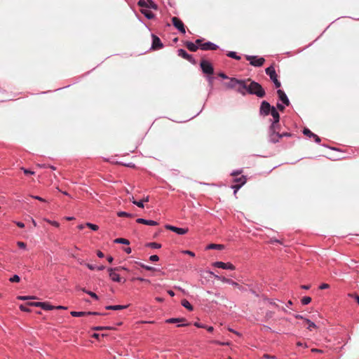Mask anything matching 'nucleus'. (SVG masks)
Wrapping results in <instances>:
<instances>
[{
	"label": "nucleus",
	"mask_w": 359,
	"mask_h": 359,
	"mask_svg": "<svg viewBox=\"0 0 359 359\" xmlns=\"http://www.w3.org/2000/svg\"><path fill=\"white\" fill-rule=\"evenodd\" d=\"M247 81L250 82L248 85V93L251 95H255L258 97H264L266 95L265 90L262 86L257 82L248 79Z\"/></svg>",
	"instance_id": "nucleus-1"
},
{
	"label": "nucleus",
	"mask_w": 359,
	"mask_h": 359,
	"mask_svg": "<svg viewBox=\"0 0 359 359\" xmlns=\"http://www.w3.org/2000/svg\"><path fill=\"white\" fill-rule=\"evenodd\" d=\"M265 72L266 74L269 76L270 79L273 82L276 88H280L281 84L280 82L278 80V76L276 72L274 67L271 65L267 67Z\"/></svg>",
	"instance_id": "nucleus-2"
},
{
	"label": "nucleus",
	"mask_w": 359,
	"mask_h": 359,
	"mask_svg": "<svg viewBox=\"0 0 359 359\" xmlns=\"http://www.w3.org/2000/svg\"><path fill=\"white\" fill-rule=\"evenodd\" d=\"M246 182L247 178L244 175L234 178L233 182L236 183V184L231 186V188L234 190V195L236 194L237 191L246 183Z\"/></svg>",
	"instance_id": "nucleus-3"
},
{
	"label": "nucleus",
	"mask_w": 359,
	"mask_h": 359,
	"mask_svg": "<svg viewBox=\"0 0 359 359\" xmlns=\"http://www.w3.org/2000/svg\"><path fill=\"white\" fill-rule=\"evenodd\" d=\"M245 58L254 67H261L265 62L264 57H257V56L246 55Z\"/></svg>",
	"instance_id": "nucleus-4"
},
{
	"label": "nucleus",
	"mask_w": 359,
	"mask_h": 359,
	"mask_svg": "<svg viewBox=\"0 0 359 359\" xmlns=\"http://www.w3.org/2000/svg\"><path fill=\"white\" fill-rule=\"evenodd\" d=\"M201 68L204 74H212L214 69L211 63L205 60H202L200 63Z\"/></svg>",
	"instance_id": "nucleus-5"
},
{
	"label": "nucleus",
	"mask_w": 359,
	"mask_h": 359,
	"mask_svg": "<svg viewBox=\"0 0 359 359\" xmlns=\"http://www.w3.org/2000/svg\"><path fill=\"white\" fill-rule=\"evenodd\" d=\"M273 107H271L270 104L266 101H263L261 103L259 114L262 116H268Z\"/></svg>",
	"instance_id": "nucleus-6"
},
{
	"label": "nucleus",
	"mask_w": 359,
	"mask_h": 359,
	"mask_svg": "<svg viewBox=\"0 0 359 359\" xmlns=\"http://www.w3.org/2000/svg\"><path fill=\"white\" fill-rule=\"evenodd\" d=\"M247 81L238 80V83L236 84L235 90L239 93L245 95L248 93V84Z\"/></svg>",
	"instance_id": "nucleus-7"
},
{
	"label": "nucleus",
	"mask_w": 359,
	"mask_h": 359,
	"mask_svg": "<svg viewBox=\"0 0 359 359\" xmlns=\"http://www.w3.org/2000/svg\"><path fill=\"white\" fill-rule=\"evenodd\" d=\"M172 22L173 24V25L182 34H185L186 33V30H185V27H184V23L182 22V21L177 18V17H173L172 18Z\"/></svg>",
	"instance_id": "nucleus-8"
},
{
	"label": "nucleus",
	"mask_w": 359,
	"mask_h": 359,
	"mask_svg": "<svg viewBox=\"0 0 359 359\" xmlns=\"http://www.w3.org/2000/svg\"><path fill=\"white\" fill-rule=\"evenodd\" d=\"M212 266L215 267L229 270H234L236 269L235 266L230 262L224 263L222 262H215L212 263Z\"/></svg>",
	"instance_id": "nucleus-9"
},
{
	"label": "nucleus",
	"mask_w": 359,
	"mask_h": 359,
	"mask_svg": "<svg viewBox=\"0 0 359 359\" xmlns=\"http://www.w3.org/2000/svg\"><path fill=\"white\" fill-rule=\"evenodd\" d=\"M177 54L179 56L182 57V58L188 60L191 63L196 65V62L194 59L191 55L188 54L184 49H179L177 50Z\"/></svg>",
	"instance_id": "nucleus-10"
},
{
	"label": "nucleus",
	"mask_w": 359,
	"mask_h": 359,
	"mask_svg": "<svg viewBox=\"0 0 359 359\" xmlns=\"http://www.w3.org/2000/svg\"><path fill=\"white\" fill-rule=\"evenodd\" d=\"M270 114L273 116L274 121L271 126V130H273L276 125L278 123L280 120V115L276 109L273 107L271 111H270Z\"/></svg>",
	"instance_id": "nucleus-11"
},
{
	"label": "nucleus",
	"mask_w": 359,
	"mask_h": 359,
	"mask_svg": "<svg viewBox=\"0 0 359 359\" xmlns=\"http://www.w3.org/2000/svg\"><path fill=\"white\" fill-rule=\"evenodd\" d=\"M152 45L151 48L154 50H158L162 48L163 45L161 41V39L156 35L152 34Z\"/></svg>",
	"instance_id": "nucleus-12"
},
{
	"label": "nucleus",
	"mask_w": 359,
	"mask_h": 359,
	"mask_svg": "<svg viewBox=\"0 0 359 359\" xmlns=\"http://www.w3.org/2000/svg\"><path fill=\"white\" fill-rule=\"evenodd\" d=\"M70 314L74 317H82L89 315H103L102 313H98V312H84V311H72Z\"/></svg>",
	"instance_id": "nucleus-13"
},
{
	"label": "nucleus",
	"mask_w": 359,
	"mask_h": 359,
	"mask_svg": "<svg viewBox=\"0 0 359 359\" xmlns=\"http://www.w3.org/2000/svg\"><path fill=\"white\" fill-rule=\"evenodd\" d=\"M165 228L180 235H183L188 232V229L178 228L169 224L165 225Z\"/></svg>",
	"instance_id": "nucleus-14"
},
{
	"label": "nucleus",
	"mask_w": 359,
	"mask_h": 359,
	"mask_svg": "<svg viewBox=\"0 0 359 359\" xmlns=\"http://www.w3.org/2000/svg\"><path fill=\"white\" fill-rule=\"evenodd\" d=\"M218 48V46L210 41L204 42L203 43V45H201V49L203 50H217Z\"/></svg>",
	"instance_id": "nucleus-15"
},
{
	"label": "nucleus",
	"mask_w": 359,
	"mask_h": 359,
	"mask_svg": "<svg viewBox=\"0 0 359 359\" xmlns=\"http://www.w3.org/2000/svg\"><path fill=\"white\" fill-rule=\"evenodd\" d=\"M118 268L109 269V277L114 282H121V278L119 275L115 273V271H118Z\"/></svg>",
	"instance_id": "nucleus-16"
},
{
	"label": "nucleus",
	"mask_w": 359,
	"mask_h": 359,
	"mask_svg": "<svg viewBox=\"0 0 359 359\" xmlns=\"http://www.w3.org/2000/svg\"><path fill=\"white\" fill-rule=\"evenodd\" d=\"M277 94L278 95L279 99L283 102V103H284L287 106L290 104V100L283 90H278Z\"/></svg>",
	"instance_id": "nucleus-17"
},
{
	"label": "nucleus",
	"mask_w": 359,
	"mask_h": 359,
	"mask_svg": "<svg viewBox=\"0 0 359 359\" xmlns=\"http://www.w3.org/2000/svg\"><path fill=\"white\" fill-rule=\"evenodd\" d=\"M136 222L139 224H143L146 225H151V226H156L158 225V222L154 220H147L142 218H139L136 220Z\"/></svg>",
	"instance_id": "nucleus-18"
},
{
	"label": "nucleus",
	"mask_w": 359,
	"mask_h": 359,
	"mask_svg": "<svg viewBox=\"0 0 359 359\" xmlns=\"http://www.w3.org/2000/svg\"><path fill=\"white\" fill-rule=\"evenodd\" d=\"M276 128L273 130H271L273 133L270 135V141L276 143L279 141L281 138L280 134L275 132Z\"/></svg>",
	"instance_id": "nucleus-19"
},
{
	"label": "nucleus",
	"mask_w": 359,
	"mask_h": 359,
	"mask_svg": "<svg viewBox=\"0 0 359 359\" xmlns=\"http://www.w3.org/2000/svg\"><path fill=\"white\" fill-rule=\"evenodd\" d=\"M237 83H238V79L235 78H231L229 81L225 83V86L228 88L235 89Z\"/></svg>",
	"instance_id": "nucleus-20"
},
{
	"label": "nucleus",
	"mask_w": 359,
	"mask_h": 359,
	"mask_svg": "<svg viewBox=\"0 0 359 359\" xmlns=\"http://www.w3.org/2000/svg\"><path fill=\"white\" fill-rule=\"evenodd\" d=\"M185 46L190 51L192 52H195L198 49V46L191 41H187L185 43Z\"/></svg>",
	"instance_id": "nucleus-21"
},
{
	"label": "nucleus",
	"mask_w": 359,
	"mask_h": 359,
	"mask_svg": "<svg viewBox=\"0 0 359 359\" xmlns=\"http://www.w3.org/2000/svg\"><path fill=\"white\" fill-rule=\"evenodd\" d=\"M128 307V305H115V306H107L105 309L107 310H122Z\"/></svg>",
	"instance_id": "nucleus-22"
},
{
	"label": "nucleus",
	"mask_w": 359,
	"mask_h": 359,
	"mask_svg": "<svg viewBox=\"0 0 359 359\" xmlns=\"http://www.w3.org/2000/svg\"><path fill=\"white\" fill-rule=\"evenodd\" d=\"M141 12L142 14L144 15V16L146 18H147L148 19H152L154 18V14L151 11H149V9H147V8H142L141 10Z\"/></svg>",
	"instance_id": "nucleus-23"
},
{
	"label": "nucleus",
	"mask_w": 359,
	"mask_h": 359,
	"mask_svg": "<svg viewBox=\"0 0 359 359\" xmlns=\"http://www.w3.org/2000/svg\"><path fill=\"white\" fill-rule=\"evenodd\" d=\"M41 308L46 311H49L55 309V306L50 305L47 302H41Z\"/></svg>",
	"instance_id": "nucleus-24"
},
{
	"label": "nucleus",
	"mask_w": 359,
	"mask_h": 359,
	"mask_svg": "<svg viewBox=\"0 0 359 359\" xmlns=\"http://www.w3.org/2000/svg\"><path fill=\"white\" fill-rule=\"evenodd\" d=\"M186 320L185 318H169L168 320H166V323H182V322H185Z\"/></svg>",
	"instance_id": "nucleus-25"
},
{
	"label": "nucleus",
	"mask_w": 359,
	"mask_h": 359,
	"mask_svg": "<svg viewBox=\"0 0 359 359\" xmlns=\"http://www.w3.org/2000/svg\"><path fill=\"white\" fill-rule=\"evenodd\" d=\"M182 305L189 311L193 310V306L187 299H182L181 302Z\"/></svg>",
	"instance_id": "nucleus-26"
},
{
	"label": "nucleus",
	"mask_w": 359,
	"mask_h": 359,
	"mask_svg": "<svg viewBox=\"0 0 359 359\" xmlns=\"http://www.w3.org/2000/svg\"><path fill=\"white\" fill-rule=\"evenodd\" d=\"M114 243H121L125 245H129L130 242L128 239L119 238L114 240Z\"/></svg>",
	"instance_id": "nucleus-27"
},
{
	"label": "nucleus",
	"mask_w": 359,
	"mask_h": 359,
	"mask_svg": "<svg viewBox=\"0 0 359 359\" xmlns=\"http://www.w3.org/2000/svg\"><path fill=\"white\" fill-rule=\"evenodd\" d=\"M208 249H217V250H222L224 249V245L220 244H210L207 247Z\"/></svg>",
	"instance_id": "nucleus-28"
},
{
	"label": "nucleus",
	"mask_w": 359,
	"mask_h": 359,
	"mask_svg": "<svg viewBox=\"0 0 359 359\" xmlns=\"http://www.w3.org/2000/svg\"><path fill=\"white\" fill-rule=\"evenodd\" d=\"M304 321H305L306 324L307 325V329L311 330V328L316 327V324L314 323H313L312 321H311L310 320L305 319Z\"/></svg>",
	"instance_id": "nucleus-29"
},
{
	"label": "nucleus",
	"mask_w": 359,
	"mask_h": 359,
	"mask_svg": "<svg viewBox=\"0 0 359 359\" xmlns=\"http://www.w3.org/2000/svg\"><path fill=\"white\" fill-rule=\"evenodd\" d=\"M303 133H304L305 135H306V136H308V137H313L315 135V134H314V133H312L309 129H308V128H304V130H303Z\"/></svg>",
	"instance_id": "nucleus-30"
},
{
	"label": "nucleus",
	"mask_w": 359,
	"mask_h": 359,
	"mask_svg": "<svg viewBox=\"0 0 359 359\" xmlns=\"http://www.w3.org/2000/svg\"><path fill=\"white\" fill-rule=\"evenodd\" d=\"M311 302V298L309 297H304L302 299V304L303 305H307Z\"/></svg>",
	"instance_id": "nucleus-31"
},
{
	"label": "nucleus",
	"mask_w": 359,
	"mask_h": 359,
	"mask_svg": "<svg viewBox=\"0 0 359 359\" xmlns=\"http://www.w3.org/2000/svg\"><path fill=\"white\" fill-rule=\"evenodd\" d=\"M117 215L118 217H133V215H131L130 213H128L126 212H123V211L118 212H117Z\"/></svg>",
	"instance_id": "nucleus-32"
},
{
	"label": "nucleus",
	"mask_w": 359,
	"mask_h": 359,
	"mask_svg": "<svg viewBox=\"0 0 359 359\" xmlns=\"http://www.w3.org/2000/svg\"><path fill=\"white\" fill-rule=\"evenodd\" d=\"M86 226L89 227L90 229H91L93 231H97L99 229V226L97 225L93 224L91 223H88V222L86 224Z\"/></svg>",
	"instance_id": "nucleus-33"
},
{
	"label": "nucleus",
	"mask_w": 359,
	"mask_h": 359,
	"mask_svg": "<svg viewBox=\"0 0 359 359\" xmlns=\"http://www.w3.org/2000/svg\"><path fill=\"white\" fill-rule=\"evenodd\" d=\"M138 5L143 8H146L148 6L147 1H146L145 0H139Z\"/></svg>",
	"instance_id": "nucleus-34"
},
{
	"label": "nucleus",
	"mask_w": 359,
	"mask_h": 359,
	"mask_svg": "<svg viewBox=\"0 0 359 359\" xmlns=\"http://www.w3.org/2000/svg\"><path fill=\"white\" fill-rule=\"evenodd\" d=\"M227 56H229V57H230L231 58H234L236 60H240L241 59V57L238 56L235 52H229L227 54Z\"/></svg>",
	"instance_id": "nucleus-35"
},
{
	"label": "nucleus",
	"mask_w": 359,
	"mask_h": 359,
	"mask_svg": "<svg viewBox=\"0 0 359 359\" xmlns=\"http://www.w3.org/2000/svg\"><path fill=\"white\" fill-rule=\"evenodd\" d=\"M9 280L12 283H18L20 280V277L18 275H14L13 277H11Z\"/></svg>",
	"instance_id": "nucleus-36"
},
{
	"label": "nucleus",
	"mask_w": 359,
	"mask_h": 359,
	"mask_svg": "<svg viewBox=\"0 0 359 359\" xmlns=\"http://www.w3.org/2000/svg\"><path fill=\"white\" fill-rule=\"evenodd\" d=\"M148 246L152 248H160L161 247V245L157 243H149L147 244Z\"/></svg>",
	"instance_id": "nucleus-37"
},
{
	"label": "nucleus",
	"mask_w": 359,
	"mask_h": 359,
	"mask_svg": "<svg viewBox=\"0 0 359 359\" xmlns=\"http://www.w3.org/2000/svg\"><path fill=\"white\" fill-rule=\"evenodd\" d=\"M133 203L138 206L139 208H144L143 201L140 200V201H133Z\"/></svg>",
	"instance_id": "nucleus-38"
},
{
	"label": "nucleus",
	"mask_w": 359,
	"mask_h": 359,
	"mask_svg": "<svg viewBox=\"0 0 359 359\" xmlns=\"http://www.w3.org/2000/svg\"><path fill=\"white\" fill-rule=\"evenodd\" d=\"M147 8H156V5L151 1V0H147Z\"/></svg>",
	"instance_id": "nucleus-39"
},
{
	"label": "nucleus",
	"mask_w": 359,
	"mask_h": 359,
	"mask_svg": "<svg viewBox=\"0 0 359 359\" xmlns=\"http://www.w3.org/2000/svg\"><path fill=\"white\" fill-rule=\"evenodd\" d=\"M41 302H28L27 305L28 306H33L41 307Z\"/></svg>",
	"instance_id": "nucleus-40"
},
{
	"label": "nucleus",
	"mask_w": 359,
	"mask_h": 359,
	"mask_svg": "<svg viewBox=\"0 0 359 359\" xmlns=\"http://www.w3.org/2000/svg\"><path fill=\"white\" fill-rule=\"evenodd\" d=\"M204 39H198L196 40L195 44L198 46V48H201V45H203Z\"/></svg>",
	"instance_id": "nucleus-41"
},
{
	"label": "nucleus",
	"mask_w": 359,
	"mask_h": 359,
	"mask_svg": "<svg viewBox=\"0 0 359 359\" xmlns=\"http://www.w3.org/2000/svg\"><path fill=\"white\" fill-rule=\"evenodd\" d=\"M140 266H141V267L145 269L147 271H155V269L152 266H147V265H144L142 264H141Z\"/></svg>",
	"instance_id": "nucleus-42"
},
{
	"label": "nucleus",
	"mask_w": 359,
	"mask_h": 359,
	"mask_svg": "<svg viewBox=\"0 0 359 359\" xmlns=\"http://www.w3.org/2000/svg\"><path fill=\"white\" fill-rule=\"evenodd\" d=\"M46 221L55 227H59L60 226V224L56 221H50L49 219H46Z\"/></svg>",
	"instance_id": "nucleus-43"
},
{
	"label": "nucleus",
	"mask_w": 359,
	"mask_h": 359,
	"mask_svg": "<svg viewBox=\"0 0 359 359\" xmlns=\"http://www.w3.org/2000/svg\"><path fill=\"white\" fill-rule=\"evenodd\" d=\"M18 299H22V300H27V299H36V297H30V296H20V297H18Z\"/></svg>",
	"instance_id": "nucleus-44"
},
{
	"label": "nucleus",
	"mask_w": 359,
	"mask_h": 359,
	"mask_svg": "<svg viewBox=\"0 0 359 359\" xmlns=\"http://www.w3.org/2000/svg\"><path fill=\"white\" fill-rule=\"evenodd\" d=\"M149 260L151 261V262H157V261L159 260V257H158V256H157L156 255H151L149 257Z\"/></svg>",
	"instance_id": "nucleus-45"
},
{
	"label": "nucleus",
	"mask_w": 359,
	"mask_h": 359,
	"mask_svg": "<svg viewBox=\"0 0 359 359\" xmlns=\"http://www.w3.org/2000/svg\"><path fill=\"white\" fill-rule=\"evenodd\" d=\"M86 293L88 294H89L91 297H93V299H98V297H97V295L95 292L89 291V292H86Z\"/></svg>",
	"instance_id": "nucleus-46"
},
{
	"label": "nucleus",
	"mask_w": 359,
	"mask_h": 359,
	"mask_svg": "<svg viewBox=\"0 0 359 359\" xmlns=\"http://www.w3.org/2000/svg\"><path fill=\"white\" fill-rule=\"evenodd\" d=\"M22 170H23V172L25 175H34V172L31 171L29 170H27V169H25L23 168H22Z\"/></svg>",
	"instance_id": "nucleus-47"
},
{
	"label": "nucleus",
	"mask_w": 359,
	"mask_h": 359,
	"mask_svg": "<svg viewBox=\"0 0 359 359\" xmlns=\"http://www.w3.org/2000/svg\"><path fill=\"white\" fill-rule=\"evenodd\" d=\"M20 310L26 311V312H29V311H30L29 309V308H27V306L25 305H20Z\"/></svg>",
	"instance_id": "nucleus-48"
},
{
	"label": "nucleus",
	"mask_w": 359,
	"mask_h": 359,
	"mask_svg": "<svg viewBox=\"0 0 359 359\" xmlns=\"http://www.w3.org/2000/svg\"><path fill=\"white\" fill-rule=\"evenodd\" d=\"M17 245L20 248H25V247H26V244L21 241H18Z\"/></svg>",
	"instance_id": "nucleus-49"
},
{
	"label": "nucleus",
	"mask_w": 359,
	"mask_h": 359,
	"mask_svg": "<svg viewBox=\"0 0 359 359\" xmlns=\"http://www.w3.org/2000/svg\"><path fill=\"white\" fill-rule=\"evenodd\" d=\"M330 287V285L327 283H323L320 287L319 288L320 290H324V289H327Z\"/></svg>",
	"instance_id": "nucleus-50"
},
{
	"label": "nucleus",
	"mask_w": 359,
	"mask_h": 359,
	"mask_svg": "<svg viewBox=\"0 0 359 359\" xmlns=\"http://www.w3.org/2000/svg\"><path fill=\"white\" fill-rule=\"evenodd\" d=\"M213 343L219 345H229V342H220L219 341H214Z\"/></svg>",
	"instance_id": "nucleus-51"
},
{
	"label": "nucleus",
	"mask_w": 359,
	"mask_h": 359,
	"mask_svg": "<svg viewBox=\"0 0 359 359\" xmlns=\"http://www.w3.org/2000/svg\"><path fill=\"white\" fill-rule=\"evenodd\" d=\"M92 330H96V331L104 330V327H102V326L93 327L92 328Z\"/></svg>",
	"instance_id": "nucleus-52"
},
{
	"label": "nucleus",
	"mask_w": 359,
	"mask_h": 359,
	"mask_svg": "<svg viewBox=\"0 0 359 359\" xmlns=\"http://www.w3.org/2000/svg\"><path fill=\"white\" fill-rule=\"evenodd\" d=\"M263 358H270V359H276V356L270 355H268V354H264Z\"/></svg>",
	"instance_id": "nucleus-53"
},
{
	"label": "nucleus",
	"mask_w": 359,
	"mask_h": 359,
	"mask_svg": "<svg viewBox=\"0 0 359 359\" xmlns=\"http://www.w3.org/2000/svg\"><path fill=\"white\" fill-rule=\"evenodd\" d=\"M86 266L90 269V270H95L96 269L97 267H95L94 265L93 264H86Z\"/></svg>",
	"instance_id": "nucleus-54"
},
{
	"label": "nucleus",
	"mask_w": 359,
	"mask_h": 359,
	"mask_svg": "<svg viewBox=\"0 0 359 359\" xmlns=\"http://www.w3.org/2000/svg\"><path fill=\"white\" fill-rule=\"evenodd\" d=\"M194 325L196 327H199V328H205V326L204 325H202V324H201L199 323H197V322L194 323Z\"/></svg>",
	"instance_id": "nucleus-55"
},
{
	"label": "nucleus",
	"mask_w": 359,
	"mask_h": 359,
	"mask_svg": "<svg viewBox=\"0 0 359 359\" xmlns=\"http://www.w3.org/2000/svg\"><path fill=\"white\" fill-rule=\"evenodd\" d=\"M313 138L315 140V141L317 142V143H320L321 140L320 138L315 134V135L313 137Z\"/></svg>",
	"instance_id": "nucleus-56"
},
{
	"label": "nucleus",
	"mask_w": 359,
	"mask_h": 359,
	"mask_svg": "<svg viewBox=\"0 0 359 359\" xmlns=\"http://www.w3.org/2000/svg\"><path fill=\"white\" fill-rule=\"evenodd\" d=\"M277 107L281 111H283L285 109V107L283 104H279V103L277 104Z\"/></svg>",
	"instance_id": "nucleus-57"
},
{
	"label": "nucleus",
	"mask_w": 359,
	"mask_h": 359,
	"mask_svg": "<svg viewBox=\"0 0 359 359\" xmlns=\"http://www.w3.org/2000/svg\"><path fill=\"white\" fill-rule=\"evenodd\" d=\"M184 253L187 254V255H190L191 257H194L195 256V254L193 252L189 251V250H185V251H184Z\"/></svg>",
	"instance_id": "nucleus-58"
},
{
	"label": "nucleus",
	"mask_w": 359,
	"mask_h": 359,
	"mask_svg": "<svg viewBox=\"0 0 359 359\" xmlns=\"http://www.w3.org/2000/svg\"><path fill=\"white\" fill-rule=\"evenodd\" d=\"M221 280L224 283H230V279L229 278H226L225 277H221Z\"/></svg>",
	"instance_id": "nucleus-59"
},
{
	"label": "nucleus",
	"mask_w": 359,
	"mask_h": 359,
	"mask_svg": "<svg viewBox=\"0 0 359 359\" xmlns=\"http://www.w3.org/2000/svg\"><path fill=\"white\" fill-rule=\"evenodd\" d=\"M229 284L235 286V287H239V285L236 283V282H234L233 280H231L230 279V283H229Z\"/></svg>",
	"instance_id": "nucleus-60"
},
{
	"label": "nucleus",
	"mask_w": 359,
	"mask_h": 359,
	"mask_svg": "<svg viewBox=\"0 0 359 359\" xmlns=\"http://www.w3.org/2000/svg\"><path fill=\"white\" fill-rule=\"evenodd\" d=\"M280 136H281V137H291L292 134L291 133H283L280 134Z\"/></svg>",
	"instance_id": "nucleus-61"
},
{
	"label": "nucleus",
	"mask_w": 359,
	"mask_h": 359,
	"mask_svg": "<svg viewBox=\"0 0 359 359\" xmlns=\"http://www.w3.org/2000/svg\"><path fill=\"white\" fill-rule=\"evenodd\" d=\"M16 224H17V226H18V227H20V228H23V227H25V224H24V223H22V222H16Z\"/></svg>",
	"instance_id": "nucleus-62"
},
{
	"label": "nucleus",
	"mask_w": 359,
	"mask_h": 359,
	"mask_svg": "<svg viewBox=\"0 0 359 359\" xmlns=\"http://www.w3.org/2000/svg\"><path fill=\"white\" fill-rule=\"evenodd\" d=\"M97 255L100 257V258H102L104 257V254L103 252H102L101 251L98 250L97 252Z\"/></svg>",
	"instance_id": "nucleus-63"
},
{
	"label": "nucleus",
	"mask_w": 359,
	"mask_h": 359,
	"mask_svg": "<svg viewBox=\"0 0 359 359\" xmlns=\"http://www.w3.org/2000/svg\"><path fill=\"white\" fill-rule=\"evenodd\" d=\"M124 251L127 253V254H130L131 252V248H126L124 249Z\"/></svg>",
	"instance_id": "nucleus-64"
}]
</instances>
